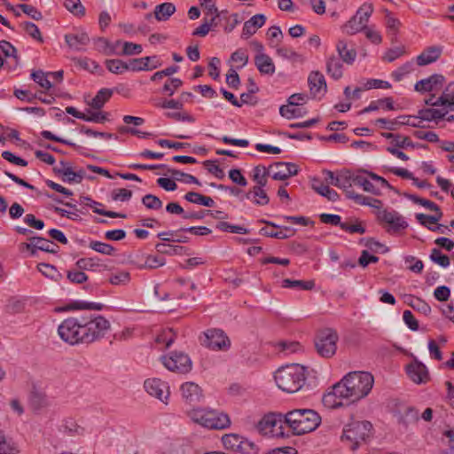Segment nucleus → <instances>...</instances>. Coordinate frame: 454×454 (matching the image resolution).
Returning <instances> with one entry per match:
<instances>
[{
	"instance_id": "50",
	"label": "nucleus",
	"mask_w": 454,
	"mask_h": 454,
	"mask_svg": "<svg viewBox=\"0 0 454 454\" xmlns=\"http://www.w3.org/2000/svg\"><path fill=\"white\" fill-rule=\"evenodd\" d=\"M130 281V274L126 270H118L109 277V283L114 286L127 285Z\"/></svg>"
},
{
	"instance_id": "15",
	"label": "nucleus",
	"mask_w": 454,
	"mask_h": 454,
	"mask_svg": "<svg viewBox=\"0 0 454 454\" xmlns=\"http://www.w3.org/2000/svg\"><path fill=\"white\" fill-rule=\"evenodd\" d=\"M144 387L149 395L155 396L162 402L168 398L169 387L165 381L160 379H148L145 381Z\"/></svg>"
},
{
	"instance_id": "60",
	"label": "nucleus",
	"mask_w": 454,
	"mask_h": 454,
	"mask_svg": "<svg viewBox=\"0 0 454 454\" xmlns=\"http://www.w3.org/2000/svg\"><path fill=\"white\" fill-rule=\"evenodd\" d=\"M89 247L91 249L95 250L96 252L103 254L112 255L115 252V248L112 245L103 243L100 241L93 240L90 243Z\"/></svg>"
},
{
	"instance_id": "62",
	"label": "nucleus",
	"mask_w": 454,
	"mask_h": 454,
	"mask_svg": "<svg viewBox=\"0 0 454 454\" xmlns=\"http://www.w3.org/2000/svg\"><path fill=\"white\" fill-rule=\"evenodd\" d=\"M430 259L435 262L441 265L442 267H448L450 263V258L448 255L443 254L440 249L434 248L432 249Z\"/></svg>"
},
{
	"instance_id": "64",
	"label": "nucleus",
	"mask_w": 454,
	"mask_h": 454,
	"mask_svg": "<svg viewBox=\"0 0 454 454\" xmlns=\"http://www.w3.org/2000/svg\"><path fill=\"white\" fill-rule=\"evenodd\" d=\"M405 53V47L403 45L396 46L387 50L383 56V60L387 62H393Z\"/></svg>"
},
{
	"instance_id": "13",
	"label": "nucleus",
	"mask_w": 454,
	"mask_h": 454,
	"mask_svg": "<svg viewBox=\"0 0 454 454\" xmlns=\"http://www.w3.org/2000/svg\"><path fill=\"white\" fill-rule=\"evenodd\" d=\"M53 171L56 175L61 176L63 182L69 184H80L85 176V171L83 169L81 168L74 171L71 163L65 160H61L59 166L54 167Z\"/></svg>"
},
{
	"instance_id": "19",
	"label": "nucleus",
	"mask_w": 454,
	"mask_h": 454,
	"mask_svg": "<svg viewBox=\"0 0 454 454\" xmlns=\"http://www.w3.org/2000/svg\"><path fill=\"white\" fill-rule=\"evenodd\" d=\"M451 115V113L447 108H422L419 110L417 117L421 122L423 121H434L436 123L439 121L445 120L448 121V118Z\"/></svg>"
},
{
	"instance_id": "36",
	"label": "nucleus",
	"mask_w": 454,
	"mask_h": 454,
	"mask_svg": "<svg viewBox=\"0 0 454 454\" xmlns=\"http://www.w3.org/2000/svg\"><path fill=\"white\" fill-rule=\"evenodd\" d=\"M184 199L191 203L202 205L208 207H212L215 205L212 198L202 195L196 192H188L184 195Z\"/></svg>"
},
{
	"instance_id": "48",
	"label": "nucleus",
	"mask_w": 454,
	"mask_h": 454,
	"mask_svg": "<svg viewBox=\"0 0 454 454\" xmlns=\"http://www.w3.org/2000/svg\"><path fill=\"white\" fill-rule=\"evenodd\" d=\"M168 172L171 174L173 178L176 181L184 182L185 184H195L198 185H201V183L199 179L192 175L184 173L180 170L176 169H168Z\"/></svg>"
},
{
	"instance_id": "58",
	"label": "nucleus",
	"mask_w": 454,
	"mask_h": 454,
	"mask_svg": "<svg viewBox=\"0 0 454 454\" xmlns=\"http://www.w3.org/2000/svg\"><path fill=\"white\" fill-rule=\"evenodd\" d=\"M279 114L286 119L302 116V113L300 108H297L295 106H290L289 104L281 106L279 108Z\"/></svg>"
},
{
	"instance_id": "32",
	"label": "nucleus",
	"mask_w": 454,
	"mask_h": 454,
	"mask_svg": "<svg viewBox=\"0 0 454 454\" xmlns=\"http://www.w3.org/2000/svg\"><path fill=\"white\" fill-rule=\"evenodd\" d=\"M312 189L325 197L330 201H336L339 200V194L333 189H331L328 184H325L319 179H314L312 182Z\"/></svg>"
},
{
	"instance_id": "34",
	"label": "nucleus",
	"mask_w": 454,
	"mask_h": 454,
	"mask_svg": "<svg viewBox=\"0 0 454 454\" xmlns=\"http://www.w3.org/2000/svg\"><path fill=\"white\" fill-rule=\"evenodd\" d=\"M365 172V170H357L356 172L354 185L362 187L364 192L372 193L374 195H380V190L376 188L374 184L371 181H369L364 176L361 175V173Z\"/></svg>"
},
{
	"instance_id": "25",
	"label": "nucleus",
	"mask_w": 454,
	"mask_h": 454,
	"mask_svg": "<svg viewBox=\"0 0 454 454\" xmlns=\"http://www.w3.org/2000/svg\"><path fill=\"white\" fill-rule=\"evenodd\" d=\"M343 61L335 55H331L326 59L325 67L326 74L337 81L343 76Z\"/></svg>"
},
{
	"instance_id": "45",
	"label": "nucleus",
	"mask_w": 454,
	"mask_h": 454,
	"mask_svg": "<svg viewBox=\"0 0 454 454\" xmlns=\"http://www.w3.org/2000/svg\"><path fill=\"white\" fill-rule=\"evenodd\" d=\"M75 266L81 270H92L95 271L100 266L99 259L96 257L81 258L75 262Z\"/></svg>"
},
{
	"instance_id": "29",
	"label": "nucleus",
	"mask_w": 454,
	"mask_h": 454,
	"mask_svg": "<svg viewBox=\"0 0 454 454\" xmlns=\"http://www.w3.org/2000/svg\"><path fill=\"white\" fill-rule=\"evenodd\" d=\"M246 199L251 200L256 206H265L270 202V198L263 189L260 186H253L245 195Z\"/></svg>"
},
{
	"instance_id": "35",
	"label": "nucleus",
	"mask_w": 454,
	"mask_h": 454,
	"mask_svg": "<svg viewBox=\"0 0 454 454\" xmlns=\"http://www.w3.org/2000/svg\"><path fill=\"white\" fill-rule=\"evenodd\" d=\"M270 176V168L258 165L253 169V180L256 183L254 186L265 187L268 176Z\"/></svg>"
},
{
	"instance_id": "9",
	"label": "nucleus",
	"mask_w": 454,
	"mask_h": 454,
	"mask_svg": "<svg viewBox=\"0 0 454 454\" xmlns=\"http://www.w3.org/2000/svg\"><path fill=\"white\" fill-rule=\"evenodd\" d=\"M200 340L202 346L212 350L226 351L231 347L229 337L220 329H208Z\"/></svg>"
},
{
	"instance_id": "4",
	"label": "nucleus",
	"mask_w": 454,
	"mask_h": 454,
	"mask_svg": "<svg viewBox=\"0 0 454 454\" xmlns=\"http://www.w3.org/2000/svg\"><path fill=\"white\" fill-rule=\"evenodd\" d=\"M286 426L294 434H304L316 430L321 423L319 414L311 409H297L285 414Z\"/></svg>"
},
{
	"instance_id": "54",
	"label": "nucleus",
	"mask_w": 454,
	"mask_h": 454,
	"mask_svg": "<svg viewBox=\"0 0 454 454\" xmlns=\"http://www.w3.org/2000/svg\"><path fill=\"white\" fill-rule=\"evenodd\" d=\"M0 49L6 58H12L15 61V65L19 63V56L17 49L8 41H0Z\"/></svg>"
},
{
	"instance_id": "33",
	"label": "nucleus",
	"mask_w": 454,
	"mask_h": 454,
	"mask_svg": "<svg viewBox=\"0 0 454 454\" xmlns=\"http://www.w3.org/2000/svg\"><path fill=\"white\" fill-rule=\"evenodd\" d=\"M176 12V6L172 3H163L156 5L154 17L158 21L168 20Z\"/></svg>"
},
{
	"instance_id": "18",
	"label": "nucleus",
	"mask_w": 454,
	"mask_h": 454,
	"mask_svg": "<svg viewBox=\"0 0 454 454\" xmlns=\"http://www.w3.org/2000/svg\"><path fill=\"white\" fill-rule=\"evenodd\" d=\"M355 174L348 169H344L339 172V178L336 180L335 186L342 189L346 193L347 198L353 200L352 196H356L358 193L355 192L351 188L355 183Z\"/></svg>"
},
{
	"instance_id": "42",
	"label": "nucleus",
	"mask_w": 454,
	"mask_h": 454,
	"mask_svg": "<svg viewBox=\"0 0 454 454\" xmlns=\"http://www.w3.org/2000/svg\"><path fill=\"white\" fill-rule=\"evenodd\" d=\"M19 451L18 445L12 439H7L0 431V454H17Z\"/></svg>"
},
{
	"instance_id": "52",
	"label": "nucleus",
	"mask_w": 454,
	"mask_h": 454,
	"mask_svg": "<svg viewBox=\"0 0 454 454\" xmlns=\"http://www.w3.org/2000/svg\"><path fill=\"white\" fill-rule=\"evenodd\" d=\"M373 5L371 3H364L362 4L359 9L356 12V18L361 20L365 26H367V22L369 18L373 12Z\"/></svg>"
},
{
	"instance_id": "30",
	"label": "nucleus",
	"mask_w": 454,
	"mask_h": 454,
	"mask_svg": "<svg viewBox=\"0 0 454 454\" xmlns=\"http://www.w3.org/2000/svg\"><path fill=\"white\" fill-rule=\"evenodd\" d=\"M338 56L344 63L352 65L356 58V51L355 49L348 48V43L344 40H339L336 44Z\"/></svg>"
},
{
	"instance_id": "21",
	"label": "nucleus",
	"mask_w": 454,
	"mask_h": 454,
	"mask_svg": "<svg viewBox=\"0 0 454 454\" xmlns=\"http://www.w3.org/2000/svg\"><path fill=\"white\" fill-rule=\"evenodd\" d=\"M407 373L411 380L417 384H425L429 380L428 370L420 362L409 364L407 366Z\"/></svg>"
},
{
	"instance_id": "53",
	"label": "nucleus",
	"mask_w": 454,
	"mask_h": 454,
	"mask_svg": "<svg viewBox=\"0 0 454 454\" xmlns=\"http://www.w3.org/2000/svg\"><path fill=\"white\" fill-rule=\"evenodd\" d=\"M20 27L24 29V31L30 35L33 39L42 43L43 36L41 35L39 27L33 22L25 21L20 23Z\"/></svg>"
},
{
	"instance_id": "56",
	"label": "nucleus",
	"mask_w": 454,
	"mask_h": 454,
	"mask_svg": "<svg viewBox=\"0 0 454 454\" xmlns=\"http://www.w3.org/2000/svg\"><path fill=\"white\" fill-rule=\"evenodd\" d=\"M64 5L75 16L82 17L85 14V8L80 0H65Z\"/></svg>"
},
{
	"instance_id": "39",
	"label": "nucleus",
	"mask_w": 454,
	"mask_h": 454,
	"mask_svg": "<svg viewBox=\"0 0 454 454\" xmlns=\"http://www.w3.org/2000/svg\"><path fill=\"white\" fill-rule=\"evenodd\" d=\"M442 217V212L439 211L438 213H435L434 215H428L426 214H416V219L417 221L424 227L428 229L429 231L432 230L434 224H436Z\"/></svg>"
},
{
	"instance_id": "55",
	"label": "nucleus",
	"mask_w": 454,
	"mask_h": 454,
	"mask_svg": "<svg viewBox=\"0 0 454 454\" xmlns=\"http://www.w3.org/2000/svg\"><path fill=\"white\" fill-rule=\"evenodd\" d=\"M29 403L34 410H40L47 405L46 396L40 392L33 391L29 396Z\"/></svg>"
},
{
	"instance_id": "7",
	"label": "nucleus",
	"mask_w": 454,
	"mask_h": 454,
	"mask_svg": "<svg viewBox=\"0 0 454 454\" xmlns=\"http://www.w3.org/2000/svg\"><path fill=\"white\" fill-rule=\"evenodd\" d=\"M286 426L285 414L270 412L264 415L257 424V430L265 436L283 437Z\"/></svg>"
},
{
	"instance_id": "8",
	"label": "nucleus",
	"mask_w": 454,
	"mask_h": 454,
	"mask_svg": "<svg viewBox=\"0 0 454 454\" xmlns=\"http://www.w3.org/2000/svg\"><path fill=\"white\" fill-rule=\"evenodd\" d=\"M338 340L339 335L335 330H320L315 337L316 350L322 357L330 358L336 353Z\"/></svg>"
},
{
	"instance_id": "57",
	"label": "nucleus",
	"mask_w": 454,
	"mask_h": 454,
	"mask_svg": "<svg viewBox=\"0 0 454 454\" xmlns=\"http://www.w3.org/2000/svg\"><path fill=\"white\" fill-rule=\"evenodd\" d=\"M419 419V411L413 407H407L400 419V422L407 427L410 423L417 422Z\"/></svg>"
},
{
	"instance_id": "26",
	"label": "nucleus",
	"mask_w": 454,
	"mask_h": 454,
	"mask_svg": "<svg viewBox=\"0 0 454 454\" xmlns=\"http://www.w3.org/2000/svg\"><path fill=\"white\" fill-rule=\"evenodd\" d=\"M254 65L262 74L272 75L275 73V64L265 53H257L254 56Z\"/></svg>"
},
{
	"instance_id": "12",
	"label": "nucleus",
	"mask_w": 454,
	"mask_h": 454,
	"mask_svg": "<svg viewBox=\"0 0 454 454\" xmlns=\"http://www.w3.org/2000/svg\"><path fill=\"white\" fill-rule=\"evenodd\" d=\"M377 218L380 222L388 224L389 228L387 230L388 232H397L408 227L407 222L398 212L395 210H380L377 213Z\"/></svg>"
},
{
	"instance_id": "10",
	"label": "nucleus",
	"mask_w": 454,
	"mask_h": 454,
	"mask_svg": "<svg viewBox=\"0 0 454 454\" xmlns=\"http://www.w3.org/2000/svg\"><path fill=\"white\" fill-rule=\"evenodd\" d=\"M161 362L168 370L177 373H187L192 366L190 357L184 352H171L161 356Z\"/></svg>"
},
{
	"instance_id": "46",
	"label": "nucleus",
	"mask_w": 454,
	"mask_h": 454,
	"mask_svg": "<svg viewBox=\"0 0 454 454\" xmlns=\"http://www.w3.org/2000/svg\"><path fill=\"white\" fill-rule=\"evenodd\" d=\"M106 67L109 72L115 74H121L128 71V63L118 59H106Z\"/></svg>"
},
{
	"instance_id": "41",
	"label": "nucleus",
	"mask_w": 454,
	"mask_h": 454,
	"mask_svg": "<svg viewBox=\"0 0 454 454\" xmlns=\"http://www.w3.org/2000/svg\"><path fill=\"white\" fill-rule=\"evenodd\" d=\"M113 95V90L110 89H101L97 95L92 98L90 106L97 110L103 107L106 102H107Z\"/></svg>"
},
{
	"instance_id": "28",
	"label": "nucleus",
	"mask_w": 454,
	"mask_h": 454,
	"mask_svg": "<svg viewBox=\"0 0 454 454\" xmlns=\"http://www.w3.org/2000/svg\"><path fill=\"white\" fill-rule=\"evenodd\" d=\"M80 202L93 208V212L96 214H98L100 215H105V216H108L111 218H126L125 214L117 213L114 211L104 210V209H100V208L97 207V206H103V205L99 202L93 200L91 198H90L88 196H81Z\"/></svg>"
},
{
	"instance_id": "38",
	"label": "nucleus",
	"mask_w": 454,
	"mask_h": 454,
	"mask_svg": "<svg viewBox=\"0 0 454 454\" xmlns=\"http://www.w3.org/2000/svg\"><path fill=\"white\" fill-rule=\"evenodd\" d=\"M406 302L413 309L426 316L431 313V307L429 306V304L419 297L410 295L408 296Z\"/></svg>"
},
{
	"instance_id": "27",
	"label": "nucleus",
	"mask_w": 454,
	"mask_h": 454,
	"mask_svg": "<svg viewBox=\"0 0 454 454\" xmlns=\"http://www.w3.org/2000/svg\"><path fill=\"white\" fill-rule=\"evenodd\" d=\"M439 101L447 106V109L451 113L448 118V121H454V82H450L439 97Z\"/></svg>"
},
{
	"instance_id": "17",
	"label": "nucleus",
	"mask_w": 454,
	"mask_h": 454,
	"mask_svg": "<svg viewBox=\"0 0 454 454\" xmlns=\"http://www.w3.org/2000/svg\"><path fill=\"white\" fill-rule=\"evenodd\" d=\"M444 82L445 77L442 74H434L426 79L417 82L414 89L421 93L440 90Z\"/></svg>"
},
{
	"instance_id": "20",
	"label": "nucleus",
	"mask_w": 454,
	"mask_h": 454,
	"mask_svg": "<svg viewBox=\"0 0 454 454\" xmlns=\"http://www.w3.org/2000/svg\"><path fill=\"white\" fill-rule=\"evenodd\" d=\"M184 400L189 404H195L203 398L201 387L194 382H185L181 386Z\"/></svg>"
},
{
	"instance_id": "14",
	"label": "nucleus",
	"mask_w": 454,
	"mask_h": 454,
	"mask_svg": "<svg viewBox=\"0 0 454 454\" xmlns=\"http://www.w3.org/2000/svg\"><path fill=\"white\" fill-rule=\"evenodd\" d=\"M131 262L137 269L140 270H153L161 267L166 263V260L163 256L145 254H135Z\"/></svg>"
},
{
	"instance_id": "51",
	"label": "nucleus",
	"mask_w": 454,
	"mask_h": 454,
	"mask_svg": "<svg viewBox=\"0 0 454 454\" xmlns=\"http://www.w3.org/2000/svg\"><path fill=\"white\" fill-rule=\"evenodd\" d=\"M407 197L415 204L421 205L430 211H433L434 213H438L439 211H442L440 207L437 204H435L434 202H433L429 200L420 198L415 194H410V195H407Z\"/></svg>"
},
{
	"instance_id": "23",
	"label": "nucleus",
	"mask_w": 454,
	"mask_h": 454,
	"mask_svg": "<svg viewBox=\"0 0 454 454\" xmlns=\"http://www.w3.org/2000/svg\"><path fill=\"white\" fill-rule=\"evenodd\" d=\"M442 53V47L440 45H432L424 49L417 57V64L420 67L429 65L437 61Z\"/></svg>"
},
{
	"instance_id": "40",
	"label": "nucleus",
	"mask_w": 454,
	"mask_h": 454,
	"mask_svg": "<svg viewBox=\"0 0 454 454\" xmlns=\"http://www.w3.org/2000/svg\"><path fill=\"white\" fill-rule=\"evenodd\" d=\"M29 240L35 241V246H37V250H42L50 254L58 253L59 248L58 245L44 238L32 237Z\"/></svg>"
},
{
	"instance_id": "24",
	"label": "nucleus",
	"mask_w": 454,
	"mask_h": 454,
	"mask_svg": "<svg viewBox=\"0 0 454 454\" xmlns=\"http://www.w3.org/2000/svg\"><path fill=\"white\" fill-rule=\"evenodd\" d=\"M65 41L71 49L80 51L90 43V37L87 33L77 31L67 34L65 35Z\"/></svg>"
},
{
	"instance_id": "22",
	"label": "nucleus",
	"mask_w": 454,
	"mask_h": 454,
	"mask_svg": "<svg viewBox=\"0 0 454 454\" xmlns=\"http://www.w3.org/2000/svg\"><path fill=\"white\" fill-rule=\"evenodd\" d=\"M309 92L313 98H316L321 91L326 92V82L324 74L319 71H312L308 77Z\"/></svg>"
},
{
	"instance_id": "47",
	"label": "nucleus",
	"mask_w": 454,
	"mask_h": 454,
	"mask_svg": "<svg viewBox=\"0 0 454 454\" xmlns=\"http://www.w3.org/2000/svg\"><path fill=\"white\" fill-rule=\"evenodd\" d=\"M31 78L46 90H49L52 87V83L49 80L50 77L48 73L42 70L33 71L31 73Z\"/></svg>"
},
{
	"instance_id": "16",
	"label": "nucleus",
	"mask_w": 454,
	"mask_h": 454,
	"mask_svg": "<svg viewBox=\"0 0 454 454\" xmlns=\"http://www.w3.org/2000/svg\"><path fill=\"white\" fill-rule=\"evenodd\" d=\"M270 176L274 180H286L298 173V167L289 162H276L269 167Z\"/></svg>"
},
{
	"instance_id": "6",
	"label": "nucleus",
	"mask_w": 454,
	"mask_h": 454,
	"mask_svg": "<svg viewBox=\"0 0 454 454\" xmlns=\"http://www.w3.org/2000/svg\"><path fill=\"white\" fill-rule=\"evenodd\" d=\"M189 416L194 422L209 429H223L231 424L227 414L214 410L193 409Z\"/></svg>"
},
{
	"instance_id": "2",
	"label": "nucleus",
	"mask_w": 454,
	"mask_h": 454,
	"mask_svg": "<svg viewBox=\"0 0 454 454\" xmlns=\"http://www.w3.org/2000/svg\"><path fill=\"white\" fill-rule=\"evenodd\" d=\"M374 383L373 376L367 372H351L333 385V390L323 396L325 405L336 408L342 401L354 403L368 395Z\"/></svg>"
},
{
	"instance_id": "43",
	"label": "nucleus",
	"mask_w": 454,
	"mask_h": 454,
	"mask_svg": "<svg viewBox=\"0 0 454 454\" xmlns=\"http://www.w3.org/2000/svg\"><path fill=\"white\" fill-rule=\"evenodd\" d=\"M365 25L354 15L348 22H346L342 30L348 35H355L365 28Z\"/></svg>"
},
{
	"instance_id": "37",
	"label": "nucleus",
	"mask_w": 454,
	"mask_h": 454,
	"mask_svg": "<svg viewBox=\"0 0 454 454\" xmlns=\"http://www.w3.org/2000/svg\"><path fill=\"white\" fill-rule=\"evenodd\" d=\"M156 250L164 254H188V248L183 246L167 245L164 243H158L155 245Z\"/></svg>"
},
{
	"instance_id": "59",
	"label": "nucleus",
	"mask_w": 454,
	"mask_h": 454,
	"mask_svg": "<svg viewBox=\"0 0 454 454\" xmlns=\"http://www.w3.org/2000/svg\"><path fill=\"white\" fill-rule=\"evenodd\" d=\"M143 205L152 210H158L162 207V201L155 195L146 194L142 198Z\"/></svg>"
},
{
	"instance_id": "31",
	"label": "nucleus",
	"mask_w": 454,
	"mask_h": 454,
	"mask_svg": "<svg viewBox=\"0 0 454 454\" xmlns=\"http://www.w3.org/2000/svg\"><path fill=\"white\" fill-rule=\"evenodd\" d=\"M156 59L153 57H144L139 59H131L128 62V70L133 72L144 71V70H153L159 67V64H153L152 66H148V60H152Z\"/></svg>"
},
{
	"instance_id": "5",
	"label": "nucleus",
	"mask_w": 454,
	"mask_h": 454,
	"mask_svg": "<svg viewBox=\"0 0 454 454\" xmlns=\"http://www.w3.org/2000/svg\"><path fill=\"white\" fill-rule=\"evenodd\" d=\"M372 425L369 421H355L345 426L341 441L352 450L367 442L372 436Z\"/></svg>"
},
{
	"instance_id": "3",
	"label": "nucleus",
	"mask_w": 454,
	"mask_h": 454,
	"mask_svg": "<svg viewBox=\"0 0 454 454\" xmlns=\"http://www.w3.org/2000/svg\"><path fill=\"white\" fill-rule=\"evenodd\" d=\"M307 369L298 364L279 368L274 375L278 387L285 392L295 393L305 384Z\"/></svg>"
},
{
	"instance_id": "49",
	"label": "nucleus",
	"mask_w": 454,
	"mask_h": 454,
	"mask_svg": "<svg viewBox=\"0 0 454 454\" xmlns=\"http://www.w3.org/2000/svg\"><path fill=\"white\" fill-rule=\"evenodd\" d=\"M352 197H353V201L358 205L370 206V207L377 208V209H380L382 207V201L378 199L364 196L362 194H357L356 196H352Z\"/></svg>"
},
{
	"instance_id": "63",
	"label": "nucleus",
	"mask_w": 454,
	"mask_h": 454,
	"mask_svg": "<svg viewBox=\"0 0 454 454\" xmlns=\"http://www.w3.org/2000/svg\"><path fill=\"white\" fill-rule=\"evenodd\" d=\"M277 347L285 355L293 354L301 349V344L297 341H279Z\"/></svg>"
},
{
	"instance_id": "44",
	"label": "nucleus",
	"mask_w": 454,
	"mask_h": 454,
	"mask_svg": "<svg viewBox=\"0 0 454 454\" xmlns=\"http://www.w3.org/2000/svg\"><path fill=\"white\" fill-rule=\"evenodd\" d=\"M282 286L284 288H297L301 290H312L315 286V283L312 280L303 281V280H292L289 278H286L282 282Z\"/></svg>"
},
{
	"instance_id": "11",
	"label": "nucleus",
	"mask_w": 454,
	"mask_h": 454,
	"mask_svg": "<svg viewBox=\"0 0 454 454\" xmlns=\"http://www.w3.org/2000/svg\"><path fill=\"white\" fill-rule=\"evenodd\" d=\"M222 442L225 449L235 452L255 454L257 451V447L253 442L236 434L223 435L222 437Z\"/></svg>"
},
{
	"instance_id": "1",
	"label": "nucleus",
	"mask_w": 454,
	"mask_h": 454,
	"mask_svg": "<svg viewBox=\"0 0 454 454\" xmlns=\"http://www.w3.org/2000/svg\"><path fill=\"white\" fill-rule=\"evenodd\" d=\"M110 328V322L102 316L68 317L58 327L60 339L69 345L90 344L103 338Z\"/></svg>"
},
{
	"instance_id": "61",
	"label": "nucleus",
	"mask_w": 454,
	"mask_h": 454,
	"mask_svg": "<svg viewBox=\"0 0 454 454\" xmlns=\"http://www.w3.org/2000/svg\"><path fill=\"white\" fill-rule=\"evenodd\" d=\"M67 279L74 284H82L88 280V276L81 270L74 269L67 271Z\"/></svg>"
}]
</instances>
